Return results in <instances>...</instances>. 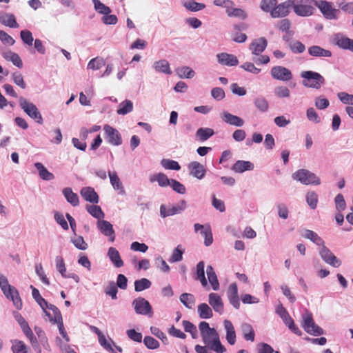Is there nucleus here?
Returning a JSON list of instances; mask_svg holds the SVG:
<instances>
[{"label":"nucleus","instance_id":"37998d69","mask_svg":"<svg viewBox=\"0 0 353 353\" xmlns=\"http://www.w3.org/2000/svg\"><path fill=\"white\" fill-rule=\"evenodd\" d=\"M204 267L205 264L203 261H200L196 265V279L200 280L203 286L205 287L208 285V282L205 276Z\"/></svg>","mask_w":353,"mask_h":353},{"label":"nucleus","instance_id":"b1692460","mask_svg":"<svg viewBox=\"0 0 353 353\" xmlns=\"http://www.w3.org/2000/svg\"><path fill=\"white\" fill-rule=\"evenodd\" d=\"M224 328L226 331V340L230 345L236 343V332L232 322L229 320L224 321Z\"/></svg>","mask_w":353,"mask_h":353},{"label":"nucleus","instance_id":"ea45409f","mask_svg":"<svg viewBox=\"0 0 353 353\" xmlns=\"http://www.w3.org/2000/svg\"><path fill=\"white\" fill-rule=\"evenodd\" d=\"M181 302L188 308L192 309L195 305V298L193 294L183 293L179 298Z\"/></svg>","mask_w":353,"mask_h":353},{"label":"nucleus","instance_id":"9d476101","mask_svg":"<svg viewBox=\"0 0 353 353\" xmlns=\"http://www.w3.org/2000/svg\"><path fill=\"white\" fill-rule=\"evenodd\" d=\"M103 130L105 132V137L109 143L117 146L121 145L122 138L117 129L106 124L103 126Z\"/></svg>","mask_w":353,"mask_h":353},{"label":"nucleus","instance_id":"f704fd0d","mask_svg":"<svg viewBox=\"0 0 353 353\" xmlns=\"http://www.w3.org/2000/svg\"><path fill=\"white\" fill-rule=\"evenodd\" d=\"M241 331L243 338L246 341H250L253 342L255 338V333L252 327L249 323H245L241 325Z\"/></svg>","mask_w":353,"mask_h":353},{"label":"nucleus","instance_id":"09e8293b","mask_svg":"<svg viewBox=\"0 0 353 353\" xmlns=\"http://www.w3.org/2000/svg\"><path fill=\"white\" fill-rule=\"evenodd\" d=\"M27 346L21 341L14 340L12 341V351L13 353H27Z\"/></svg>","mask_w":353,"mask_h":353},{"label":"nucleus","instance_id":"bf43d9fd","mask_svg":"<svg viewBox=\"0 0 353 353\" xmlns=\"http://www.w3.org/2000/svg\"><path fill=\"white\" fill-rule=\"evenodd\" d=\"M210 348L216 353H224L226 351L225 347L221 344L219 336L209 345Z\"/></svg>","mask_w":353,"mask_h":353},{"label":"nucleus","instance_id":"393cba45","mask_svg":"<svg viewBox=\"0 0 353 353\" xmlns=\"http://www.w3.org/2000/svg\"><path fill=\"white\" fill-rule=\"evenodd\" d=\"M0 23L6 26L12 28L19 27L15 16L12 13H3L0 14Z\"/></svg>","mask_w":353,"mask_h":353},{"label":"nucleus","instance_id":"ddd939ff","mask_svg":"<svg viewBox=\"0 0 353 353\" xmlns=\"http://www.w3.org/2000/svg\"><path fill=\"white\" fill-rule=\"evenodd\" d=\"M322 259L330 265L338 268L341 265V261L325 245L319 252Z\"/></svg>","mask_w":353,"mask_h":353},{"label":"nucleus","instance_id":"6e6d98bb","mask_svg":"<svg viewBox=\"0 0 353 353\" xmlns=\"http://www.w3.org/2000/svg\"><path fill=\"white\" fill-rule=\"evenodd\" d=\"M306 201L312 209H316L318 203V195L314 192H310L306 195Z\"/></svg>","mask_w":353,"mask_h":353},{"label":"nucleus","instance_id":"4d7b16f0","mask_svg":"<svg viewBox=\"0 0 353 353\" xmlns=\"http://www.w3.org/2000/svg\"><path fill=\"white\" fill-rule=\"evenodd\" d=\"M352 39L348 37H339L336 39V44L341 48L350 50Z\"/></svg>","mask_w":353,"mask_h":353},{"label":"nucleus","instance_id":"1a4fd4ad","mask_svg":"<svg viewBox=\"0 0 353 353\" xmlns=\"http://www.w3.org/2000/svg\"><path fill=\"white\" fill-rule=\"evenodd\" d=\"M270 74L273 79L282 81H290L293 77L290 70L281 65L272 67Z\"/></svg>","mask_w":353,"mask_h":353},{"label":"nucleus","instance_id":"7ed1b4c3","mask_svg":"<svg viewBox=\"0 0 353 353\" xmlns=\"http://www.w3.org/2000/svg\"><path fill=\"white\" fill-rule=\"evenodd\" d=\"M301 77L303 79V85L307 88L319 89L325 83L324 77L316 72L303 71L301 73Z\"/></svg>","mask_w":353,"mask_h":353},{"label":"nucleus","instance_id":"f8f14e48","mask_svg":"<svg viewBox=\"0 0 353 353\" xmlns=\"http://www.w3.org/2000/svg\"><path fill=\"white\" fill-rule=\"evenodd\" d=\"M291 9V1L286 0L280 3H276L273 12L272 13V18H283L288 16Z\"/></svg>","mask_w":353,"mask_h":353},{"label":"nucleus","instance_id":"cd10ccee","mask_svg":"<svg viewBox=\"0 0 353 353\" xmlns=\"http://www.w3.org/2000/svg\"><path fill=\"white\" fill-rule=\"evenodd\" d=\"M308 53L313 57H330L332 56L330 50H325L319 46H312L308 48Z\"/></svg>","mask_w":353,"mask_h":353},{"label":"nucleus","instance_id":"58836bf2","mask_svg":"<svg viewBox=\"0 0 353 353\" xmlns=\"http://www.w3.org/2000/svg\"><path fill=\"white\" fill-rule=\"evenodd\" d=\"M86 210L88 212L91 214L93 217L101 220L104 217V213L102 211L100 206L97 205H87Z\"/></svg>","mask_w":353,"mask_h":353},{"label":"nucleus","instance_id":"5701e85b","mask_svg":"<svg viewBox=\"0 0 353 353\" xmlns=\"http://www.w3.org/2000/svg\"><path fill=\"white\" fill-rule=\"evenodd\" d=\"M221 118L224 122L232 125L241 127L244 124V121L241 118L228 112H224Z\"/></svg>","mask_w":353,"mask_h":353},{"label":"nucleus","instance_id":"f257e3e1","mask_svg":"<svg viewBox=\"0 0 353 353\" xmlns=\"http://www.w3.org/2000/svg\"><path fill=\"white\" fill-rule=\"evenodd\" d=\"M0 288L6 298L12 301L16 308L17 310L21 309L22 301L18 290L9 284L8 279L3 275L0 276Z\"/></svg>","mask_w":353,"mask_h":353},{"label":"nucleus","instance_id":"c756f323","mask_svg":"<svg viewBox=\"0 0 353 353\" xmlns=\"http://www.w3.org/2000/svg\"><path fill=\"white\" fill-rule=\"evenodd\" d=\"M63 194L66 199L67 201L72 206L75 207L79 204V199L78 195L73 192L70 188H65L63 190Z\"/></svg>","mask_w":353,"mask_h":353},{"label":"nucleus","instance_id":"a18cd8bd","mask_svg":"<svg viewBox=\"0 0 353 353\" xmlns=\"http://www.w3.org/2000/svg\"><path fill=\"white\" fill-rule=\"evenodd\" d=\"M303 236L305 239H308L318 245H323V240L314 231L310 230H306Z\"/></svg>","mask_w":353,"mask_h":353},{"label":"nucleus","instance_id":"9b49d317","mask_svg":"<svg viewBox=\"0 0 353 353\" xmlns=\"http://www.w3.org/2000/svg\"><path fill=\"white\" fill-rule=\"evenodd\" d=\"M135 312L139 314L152 315V307L150 303L144 298L139 297L132 302Z\"/></svg>","mask_w":353,"mask_h":353},{"label":"nucleus","instance_id":"13d9d810","mask_svg":"<svg viewBox=\"0 0 353 353\" xmlns=\"http://www.w3.org/2000/svg\"><path fill=\"white\" fill-rule=\"evenodd\" d=\"M201 234L204 236V243L206 246H209L212 243L213 238L211 228L209 225L205 226V230L201 231Z\"/></svg>","mask_w":353,"mask_h":353},{"label":"nucleus","instance_id":"052dcab7","mask_svg":"<svg viewBox=\"0 0 353 353\" xmlns=\"http://www.w3.org/2000/svg\"><path fill=\"white\" fill-rule=\"evenodd\" d=\"M23 42L28 46H32L34 41L32 34L30 30H23L20 32Z\"/></svg>","mask_w":353,"mask_h":353},{"label":"nucleus","instance_id":"423d86ee","mask_svg":"<svg viewBox=\"0 0 353 353\" xmlns=\"http://www.w3.org/2000/svg\"><path fill=\"white\" fill-rule=\"evenodd\" d=\"M292 177L294 179L299 181L301 183L305 185H319L321 183V180L318 176L305 169L297 170L292 174Z\"/></svg>","mask_w":353,"mask_h":353},{"label":"nucleus","instance_id":"49530a36","mask_svg":"<svg viewBox=\"0 0 353 353\" xmlns=\"http://www.w3.org/2000/svg\"><path fill=\"white\" fill-rule=\"evenodd\" d=\"M184 330L186 332L190 333L193 339H196L198 337V331L196 327L190 321L184 320L182 322Z\"/></svg>","mask_w":353,"mask_h":353},{"label":"nucleus","instance_id":"c03bdc74","mask_svg":"<svg viewBox=\"0 0 353 353\" xmlns=\"http://www.w3.org/2000/svg\"><path fill=\"white\" fill-rule=\"evenodd\" d=\"M151 282L145 278H142L134 281V290L136 292H141L151 287Z\"/></svg>","mask_w":353,"mask_h":353},{"label":"nucleus","instance_id":"680f3d73","mask_svg":"<svg viewBox=\"0 0 353 353\" xmlns=\"http://www.w3.org/2000/svg\"><path fill=\"white\" fill-rule=\"evenodd\" d=\"M72 243L77 249L81 250H85L88 247L87 243L84 241L81 236H78L76 238L72 239Z\"/></svg>","mask_w":353,"mask_h":353},{"label":"nucleus","instance_id":"4468645a","mask_svg":"<svg viewBox=\"0 0 353 353\" xmlns=\"http://www.w3.org/2000/svg\"><path fill=\"white\" fill-rule=\"evenodd\" d=\"M267 46V39L265 37H261L252 41L249 46V49L253 54L259 55L265 50Z\"/></svg>","mask_w":353,"mask_h":353},{"label":"nucleus","instance_id":"2f4dec72","mask_svg":"<svg viewBox=\"0 0 353 353\" xmlns=\"http://www.w3.org/2000/svg\"><path fill=\"white\" fill-rule=\"evenodd\" d=\"M34 166L39 172V176L43 180L51 181L54 179V174L50 172L41 163H35Z\"/></svg>","mask_w":353,"mask_h":353},{"label":"nucleus","instance_id":"aec40b11","mask_svg":"<svg viewBox=\"0 0 353 353\" xmlns=\"http://www.w3.org/2000/svg\"><path fill=\"white\" fill-rule=\"evenodd\" d=\"M219 63L228 66H235L239 63V60L236 56L225 52L220 53L216 55Z\"/></svg>","mask_w":353,"mask_h":353},{"label":"nucleus","instance_id":"603ef678","mask_svg":"<svg viewBox=\"0 0 353 353\" xmlns=\"http://www.w3.org/2000/svg\"><path fill=\"white\" fill-rule=\"evenodd\" d=\"M161 164L165 169L173 170H179L181 169V166L179 163L174 160L164 159L161 160Z\"/></svg>","mask_w":353,"mask_h":353},{"label":"nucleus","instance_id":"a19ab883","mask_svg":"<svg viewBox=\"0 0 353 353\" xmlns=\"http://www.w3.org/2000/svg\"><path fill=\"white\" fill-rule=\"evenodd\" d=\"M133 110V103L130 100H125L122 101L117 110L118 114L125 115Z\"/></svg>","mask_w":353,"mask_h":353},{"label":"nucleus","instance_id":"0e129e2a","mask_svg":"<svg viewBox=\"0 0 353 353\" xmlns=\"http://www.w3.org/2000/svg\"><path fill=\"white\" fill-rule=\"evenodd\" d=\"M169 185H170L172 187V188L173 189V190H174L177 193H179L181 194H183L185 193V187L182 183H181L179 181H178L176 180L171 179V181H170V183Z\"/></svg>","mask_w":353,"mask_h":353},{"label":"nucleus","instance_id":"a878e982","mask_svg":"<svg viewBox=\"0 0 353 353\" xmlns=\"http://www.w3.org/2000/svg\"><path fill=\"white\" fill-rule=\"evenodd\" d=\"M254 169V165L250 161H237L232 165V170L234 172L242 173L247 170H252Z\"/></svg>","mask_w":353,"mask_h":353},{"label":"nucleus","instance_id":"39448f33","mask_svg":"<svg viewBox=\"0 0 353 353\" xmlns=\"http://www.w3.org/2000/svg\"><path fill=\"white\" fill-rule=\"evenodd\" d=\"M21 108L38 123H43V118L37 106L29 102L26 99L21 97L19 99Z\"/></svg>","mask_w":353,"mask_h":353},{"label":"nucleus","instance_id":"2eb2a0df","mask_svg":"<svg viewBox=\"0 0 353 353\" xmlns=\"http://www.w3.org/2000/svg\"><path fill=\"white\" fill-rule=\"evenodd\" d=\"M43 311L46 315L49 317L50 321L52 323L55 324L56 323L63 321L61 312L57 306L52 304H48V306H46V308H45Z\"/></svg>","mask_w":353,"mask_h":353},{"label":"nucleus","instance_id":"72a5a7b5","mask_svg":"<svg viewBox=\"0 0 353 353\" xmlns=\"http://www.w3.org/2000/svg\"><path fill=\"white\" fill-rule=\"evenodd\" d=\"M154 68L156 71L162 72L167 74H172V70L170 68V64L168 61L165 59L159 60L154 63Z\"/></svg>","mask_w":353,"mask_h":353},{"label":"nucleus","instance_id":"0eeeda50","mask_svg":"<svg viewBox=\"0 0 353 353\" xmlns=\"http://www.w3.org/2000/svg\"><path fill=\"white\" fill-rule=\"evenodd\" d=\"M199 328L203 343L208 346L219 336L216 330L210 327L209 323L205 321H201L199 325Z\"/></svg>","mask_w":353,"mask_h":353},{"label":"nucleus","instance_id":"20e7f679","mask_svg":"<svg viewBox=\"0 0 353 353\" xmlns=\"http://www.w3.org/2000/svg\"><path fill=\"white\" fill-rule=\"evenodd\" d=\"M302 318V327L307 333L314 336H319L323 334V329L315 323L311 312L306 311L303 314Z\"/></svg>","mask_w":353,"mask_h":353},{"label":"nucleus","instance_id":"8fccbe9b","mask_svg":"<svg viewBox=\"0 0 353 353\" xmlns=\"http://www.w3.org/2000/svg\"><path fill=\"white\" fill-rule=\"evenodd\" d=\"M256 108L261 112H267L269 108L268 101L263 97H257L254 101Z\"/></svg>","mask_w":353,"mask_h":353},{"label":"nucleus","instance_id":"6ab92c4d","mask_svg":"<svg viewBox=\"0 0 353 353\" xmlns=\"http://www.w3.org/2000/svg\"><path fill=\"white\" fill-rule=\"evenodd\" d=\"M185 208V202L183 201L181 205L172 206L167 208L165 205H162L160 208V213L161 216L166 217L172 216L174 214L180 213Z\"/></svg>","mask_w":353,"mask_h":353},{"label":"nucleus","instance_id":"338daca9","mask_svg":"<svg viewBox=\"0 0 353 353\" xmlns=\"http://www.w3.org/2000/svg\"><path fill=\"white\" fill-rule=\"evenodd\" d=\"M290 48L294 53H303L305 50V46L299 41L290 43Z\"/></svg>","mask_w":353,"mask_h":353},{"label":"nucleus","instance_id":"412c9836","mask_svg":"<svg viewBox=\"0 0 353 353\" xmlns=\"http://www.w3.org/2000/svg\"><path fill=\"white\" fill-rule=\"evenodd\" d=\"M228 297L230 303L236 308L240 307L239 298L238 295V288L236 283H231L228 290Z\"/></svg>","mask_w":353,"mask_h":353},{"label":"nucleus","instance_id":"c9c22d12","mask_svg":"<svg viewBox=\"0 0 353 353\" xmlns=\"http://www.w3.org/2000/svg\"><path fill=\"white\" fill-rule=\"evenodd\" d=\"M214 132L212 128H201L197 130L196 132V137L198 140L203 142L208 140L214 134Z\"/></svg>","mask_w":353,"mask_h":353},{"label":"nucleus","instance_id":"7c9ffc66","mask_svg":"<svg viewBox=\"0 0 353 353\" xmlns=\"http://www.w3.org/2000/svg\"><path fill=\"white\" fill-rule=\"evenodd\" d=\"M108 255L117 268H121L123 265V261L120 256L119 251L116 248L113 247L110 248Z\"/></svg>","mask_w":353,"mask_h":353},{"label":"nucleus","instance_id":"473e14b6","mask_svg":"<svg viewBox=\"0 0 353 353\" xmlns=\"http://www.w3.org/2000/svg\"><path fill=\"white\" fill-rule=\"evenodd\" d=\"M206 272L212 289L214 290H218L219 288V283L212 266L208 265L206 269Z\"/></svg>","mask_w":353,"mask_h":353},{"label":"nucleus","instance_id":"dca6fc26","mask_svg":"<svg viewBox=\"0 0 353 353\" xmlns=\"http://www.w3.org/2000/svg\"><path fill=\"white\" fill-rule=\"evenodd\" d=\"M97 227L103 234L110 237V240L112 242L114 241V231L112 225L110 222L105 220H99Z\"/></svg>","mask_w":353,"mask_h":353},{"label":"nucleus","instance_id":"5fc2aeb1","mask_svg":"<svg viewBox=\"0 0 353 353\" xmlns=\"http://www.w3.org/2000/svg\"><path fill=\"white\" fill-rule=\"evenodd\" d=\"M95 10L101 14H108L111 12L109 7L104 5L99 0H92Z\"/></svg>","mask_w":353,"mask_h":353},{"label":"nucleus","instance_id":"f3484780","mask_svg":"<svg viewBox=\"0 0 353 353\" xmlns=\"http://www.w3.org/2000/svg\"><path fill=\"white\" fill-rule=\"evenodd\" d=\"M209 304L213 310L219 314L223 313L224 306L221 297L216 293H210L209 294Z\"/></svg>","mask_w":353,"mask_h":353},{"label":"nucleus","instance_id":"4be33fe9","mask_svg":"<svg viewBox=\"0 0 353 353\" xmlns=\"http://www.w3.org/2000/svg\"><path fill=\"white\" fill-rule=\"evenodd\" d=\"M188 169L192 175L194 177L201 179L205 174L204 166L197 161H192L188 165Z\"/></svg>","mask_w":353,"mask_h":353},{"label":"nucleus","instance_id":"864d4df0","mask_svg":"<svg viewBox=\"0 0 353 353\" xmlns=\"http://www.w3.org/2000/svg\"><path fill=\"white\" fill-rule=\"evenodd\" d=\"M228 15L229 17H238L241 19H245L248 17V14L245 11L241 8H232L228 10Z\"/></svg>","mask_w":353,"mask_h":353},{"label":"nucleus","instance_id":"f03ea898","mask_svg":"<svg viewBox=\"0 0 353 353\" xmlns=\"http://www.w3.org/2000/svg\"><path fill=\"white\" fill-rule=\"evenodd\" d=\"M291 8L300 17L311 16L314 11L316 0H290Z\"/></svg>","mask_w":353,"mask_h":353},{"label":"nucleus","instance_id":"3c124183","mask_svg":"<svg viewBox=\"0 0 353 353\" xmlns=\"http://www.w3.org/2000/svg\"><path fill=\"white\" fill-rule=\"evenodd\" d=\"M105 64V62L103 59L96 57L92 59H91L88 64V68L92 69L93 70H99L101 67L104 66Z\"/></svg>","mask_w":353,"mask_h":353},{"label":"nucleus","instance_id":"4c0bfd02","mask_svg":"<svg viewBox=\"0 0 353 353\" xmlns=\"http://www.w3.org/2000/svg\"><path fill=\"white\" fill-rule=\"evenodd\" d=\"M276 3H277V0H261L260 8L264 12L269 13L271 17Z\"/></svg>","mask_w":353,"mask_h":353},{"label":"nucleus","instance_id":"c85d7f7f","mask_svg":"<svg viewBox=\"0 0 353 353\" xmlns=\"http://www.w3.org/2000/svg\"><path fill=\"white\" fill-rule=\"evenodd\" d=\"M150 181L151 183L157 182L161 187H167L170 185L171 179H169L164 173H158L152 174L150 176Z\"/></svg>","mask_w":353,"mask_h":353},{"label":"nucleus","instance_id":"e2e57ef3","mask_svg":"<svg viewBox=\"0 0 353 353\" xmlns=\"http://www.w3.org/2000/svg\"><path fill=\"white\" fill-rule=\"evenodd\" d=\"M143 343L148 348L151 350L157 349L159 347V341L150 336L144 338Z\"/></svg>","mask_w":353,"mask_h":353},{"label":"nucleus","instance_id":"de8ad7c7","mask_svg":"<svg viewBox=\"0 0 353 353\" xmlns=\"http://www.w3.org/2000/svg\"><path fill=\"white\" fill-rule=\"evenodd\" d=\"M31 288L32 289V294L33 298L41 306L43 310H45V308H46V306H48L47 301L41 296L39 291L37 288H34L32 285H31Z\"/></svg>","mask_w":353,"mask_h":353},{"label":"nucleus","instance_id":"774afa93","mask_svg":"<svg viewBox=\"0 0 353 353\" xmlns=\"http://www.w3.org/2000/svg\"><path fill=\"white\" fill-rule=\"evenodd\" d=\"M338 97L344 104L353 105V95L346 92H339Z\"/></svg>","mask_w":353,"mask_h":353},{"label":"nucleus","instance_id":"79ce46f5","mask_svg":"<svg viewBox=\"0 0 353 353\" xmlns=\"http://www.w3.org/2000/svg\"><path fill=\"white\" fill-rule=\"evenodd\" d=\"M176 73L180 78H188L191 79L192 78L195 72L193 70H192L190 67L188 66H183L178 68L176 69Z\"/></svg>","mask_w":353,"mask_h":353},{"label":"nucleus","instance_id":"6e6552de","mask_svg":"<svg viewBox=\"0 0 353 353\" xmlns=\"http://www.w3.org/2000/svg\"><path fill=\"white\" fill-rule=\"evenodd\" d=\"M323 17L327 19H336L340 12L339 9H336L333 7V4L331 2L320 0L316 1V5Z\"/></svg>","mask_w":353,"mask_h":353},{"label":"nucleus","instance_id":"a211bd4d","mask_svg":"<svg viewBox=\"0 0 353 353\" xmlns=\"http://www.w3.org/2000/svg\"><path fill=\"white\" fill-rule=\"evenodd\" d=\"M80 194L83 199L92 203H99V196L94 188L91 187H85L81 190Z\"/></svg>","mask_w":353,"mask_h":353},{"label":"nucleus","instance_id":"69168bd1","mask_svg":"<svg viewBox=\"0 0 353 353\" xmlns=\"http://www.w3.org/2000/svg\"><path fill=\"white\" fill-rule=\"evenodd\" d=\"M274 93L279 98H287L290 97L289 89L285 86H279L274 89Z\"/></svg>","mask_w":353,"mask_h":353},{"label":"nucleus","instance_id":"bb28decb","mask_svg":"<svg viewBox=\"0 0 353 353\" xmlns=\"http://www.w3.org/2000/svg\"><path fill=\"white\" fill-rule=\"evenodd\" d=\"M108 176L110 178V181L113 188L115 190L119 191V194H124L125 190L123 185L118 176L117 174L115 172H108Z\"/></svg>","mask_w":353,"mask_h":353},{"label":"nucleus","instance_id":"e433bc0d","mask_svg":"<svg viewBox=\"0 0 353 353\" xmlns=\"http://www.w3.org/2000/svg\"><path fill=\"white\" fill-rule=\"evenodd\" d=\"M197 310L201 319H210L213 316L212 310L207 303L199 304Z\"/></svg>","mask_w":353,"mask_h":353}]
</instances>
